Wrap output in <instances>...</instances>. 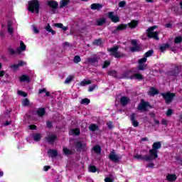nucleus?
I'll use <instances>...</instances> for the list:
<instances>
[{
  "label": "nucleus",
  "mask_w": 182,
  "mask_h": 182,
  "mask_svg": "<svg viewBox=\"0 0 182 182\" xmlns=\"http://www.w3.org/2000/svg\"><path fill=\"white\" fill-rule=\"evenodd\" d=\"M23 105L24 106H29V100H28L27 98L24 99L23 101Z\"/></svg>",
  "instance_id": "obj_57"
},
{
  "label": "nucleus",
  "mask_w": 182,
  "mask_h": 182,
  "mask_svg": "<svg viewBox=\"0 0 182 182\" xmlns=\"http://www.w3.org/2000/svg\"><path fill=\"white\" fill-rule=\"evenodd\" d=\"M47 5L48 6H49V8H50L51 12H53V14H55L56 9L59 7V3H58V1L55 0H50L47 1Z\"/></svg>",
  "instance_id": "obj_8"
},
{
  "label": "nucleus",
  "mask_w": 182,
  "mask_h": 182,
  "mask_svg": "<svg viewBox=\"0 0 182 182\" xmlns=\"http://www.w3.org/2000/svg\"><path fill=\"white\" fill-rule=\"evenodd\" d=\"M166 114L168 117H170V116H171V114H173V110L170 108H168L166 112Z\"/></svg>",
  "instance_id": "obj_51"
},
{
  "label": "nucleus",
  "mask_w": 182,
  "mask_h": 182,
  "mask_svg": "<svg viewBox=\"0 0 182 182\" xmlns=\"http://www.w3.org/2000/svg\"><path fill=\"white\" fill-rule=\"evenodd\" d=\"M48 154H50V157H56L58 156V151L55 149H49Z\"/></svg>",
  "instance_id": "obj_31"
},
{
  "label": "nucleus",
  "mask_w": 182,
  "mask_h": 182,
  "mask_svg": "<svg viewBox=\"0 0 182 182\" xmlns=\"http://www.w3.org/2000/svg\"><path fill=\"white\" fill-rule=\"evenodd\" d=\"M146 70V65L144 64H140L138 65V70Z\"/></svg>",
  "instance_id": "obj_48"
},
{
  "label": "nucleus",
  "mask_w": 182,
  "mask_h": 182,
  "mask_svg": "<svg viewBox=\"0 0 182 182\" xmlns=\"http://www.w3.org/2000/svg\"><path fill=\"white\" fill-rule=\"evenodd\" d=\"M118 5H119V8H123V7L126 6V2L124 1H121Z\"/></svg>",
  "instance_id": "obj_55"
},
{
  "label": "nucleus",
  "mask_w": 182,
  "mask_h": 182,
  "mask_svg": "<svg viewBox=\"0 0 182 182\" xmlns=\"http://www.w3.org/2000/svg\"><path fill=\"white\" fill-rule=\"evenodd\" d=\"M24 50H26V46L25 45V43H23V41H21L20 47L16 48V52L18 54H19L22 52H24Z\"/></svg>",
  "instance_id": "obj_18"
},
{
  "label": "nucleus",
  "mask_w": 182,
  "mask_h": 182,
  "mask_svg": "<svg viewBox=\"0 0 182 182\" xmlns=\"http://www.w3.org/2000/svg\"><path fill=\"white\" fill-rule=\"evenodd\" d=\"M147 109H153V105H150V102H146L144 100L141 99L137 106V110L139 112H147Z\"/></svg>",
  "instance_id": "obj_5"
},
{
  "label": "nucleus",
  "mask_w": 182,
  "mask_h": 182,
  "mask_svg": "<svg viewBox=\"0 0 182 182\" xmlns=\"http://www.w3.org/2000/svg\"><path fill=\"white\" fill-rule=\"evenodd\" d=\"M174 42H175V43H176V45H178V44L181 43L182 37L181 36L176 37Z\"/></svg>",
  "instance_id": "obj_41"
},
{
  "label": "nucleus",
  "mask_w": 182,
  "mask_h": 182,
  "mask_svg": "<svg viewBox=\"0 0 182 182\" xmlns=\"http://www.w3.org/2000/svg\"><path fill=\"white\" fill-rule=\"evenodd\" d=\"M8 51H9V53L10 55H16V53H18L16 52V51H15V50H14V48H8Z\"/></svg>",
  "instance_id": "obj_42"
},
{
  "label": "nucleus",
  "mask_w": 182,
  "mask_h": 182,
  "mask_svg": "<svg viewBox=\"0 0 182 182\" xmlns=\"http://www.w3.org/2000/svg\"><path fill=\"white\" fill-rule=\"evenodd\" d=\"M103 8V5L99 3H93L90 5V9L92 11H100Z\"/></svg>",
  "instance_id": "obj_16"
},
{
  "label": "nucleus",
  "mask_w": 182,
  "mask_h": 182,
  "mask_svg": "<svg viewBox=\"0 0 182 182\" xmlns=\"http://www.w3.org/2000/svg\"><path fill=\"white\" fill-rule=\"evenodd\" d=\"M90 103V100L87 98H84L81 101V105H89Z\"/></svg>",
  "instance_id": "obj_43"
},
{
  "label": "nucleus",
  "mask_w": 182,
  "mask_h": 182,
  "mask_svg": "<svg viewBox=\"0 0 182 182\" xmlns=\"http://www.w3.org/2000/svg\"><path fill=\"white\" fill-rule=\"evenodd\" d=\"M34 141H39L42 139V134L37 133L33 136Z\"/></svg>",
  "instance_id": "obj_33"
},
{
  "label": "nucleus",
  "mask_w": 182,
  "mask_h": 182,
  "mask_svg": "<svg viewBox=\"0 0 182 182\" xmlns=\"http://www.w3.org/2000/svg\"><path fill=\"white\" fill-rule=\"evenodd\" d=\"M7 31L9 35H14V28H12V23L11 21L7 22Z\"/></svg>",
  "instance_id": "obj_25"
},
{
  "label": "nucleus",
  "mask_w": 182,
  "mask_h": 182,
  "mask_svg": "<svg viewBox=\"0 0 182 182\" xmlns=\"http://www.w3.org/2000/svg\"><path fill=\"white\" fill-rule=\"evenodd\" d=\"M19 81L23 82H31V78H29V76L26 75H22L21 76H20L19 77Z\"/></svg>",
  "instance_id": "obj_23"
},
{
  "label": "nucleus",
  "mask_w": 182,
  "mask_h": 182,
  "mask_svg": "<svg viewBox=\"0 0 182 182\" xmlns=\"http://www.w3.org/2000/svg\"><path fill=\"white\" fill-rule=\"evenodd\" d=\"M128 28L130 29H134L135 28H137V26L139 25V21L137 20H132L130 23H128L127 24Z\"/></svg>",
  "instance_id": "obj_17"
},
{
  "label": "nucleus",
  "mask_w": 182,
  "mask_h": 182,
  "mask_svg": "<svg viewBox=\"0 0 182 182\" xmlns=\"http://www.w3.org/2000/svg\"><path fill=\"white\" fill-rule=\"evenodd\" d=\"M17 65H18V68H21V66H25V65H26V63L20 60L18 61V63Z\"/></svg>",
  "instance_id": "obj_60"
},
{
  "label": "nucleus",
  "mask_w": 182,
  "mask_h": 182,
  "mask_svg": "<svg viewBox=\"0 0 182 182\" xmlns=\"http://www.w3.org/2000/svg\"><path fill=\"white\" fill-rule=\"evenodd\" d=\"M129 50L132 53H135V52H140L141 50V47L140 46H135L129 48Z\"/></svg>",
  "instance_id": "obj_21"
},
{
  "label": "nucleus",
  "mask_w": 182,
  "mask_h": 182,
  "mask_svg": "<svg viewBox=\"0 0 182 182\" xmlns=\"http://www.w3.org/2000/svg\"><path fill=\"white\" fill-rule=\"evenodd\" d=\"M92 150L97 154H101V153H102V146H100V145H95V146H93Z\"/></svg>",
  "instance_id": "obj_26"
},
{
  "label": "nucleus",
  "mask_w": 182,
  "mask_h": 182,
  "mask_svg": "<svg viewBox=\"0 0 182 182\" xmlns=\"http://www.w3.org/2000/svg\"><path fill=\"white\" fill-rule=\"evenodd\" d=\"M105 182H114V180L110 177H107L105 178Z\"/></svg>",
  "instance_id": "obj_62"
},
{
  "label": "nucleus",
  "mask_w": 182,
  "mask_h": 182,
  "mask_svg": "<svg viewBox=\"0 0 182 182\" xmlns=\"http://www.w3.org/2000/svg\"><path fill=\"white\" fill-rule=\"evenodd\" d=\"M91 83H92V81L90 80L82 81L81 86H86V85H90Z\"/></svg>",
  "instance_id": "obj_45"
},
{
  "label": "nucleus",
  "mask_w": 182,
  "mask_h": 182,
  "mask_svg": "<svg viewBox=\"0 0 182 182\" xmlns=\"http://www.w3.org/2000/svg\"><path fill=\"white\" fill-rule=\"evenodd\" d=\"M89 129L91 132H96V130H97V125L92 124L89 127Z\"/></svg>",
  "instance_id": "obj_39"
},
{
  "label": "nucleus",
  "mask_w": 182,
  "mask_h": 182,
  "mask_svg": "<svg viewBox=\"0 0 182 182\" xmlns=\"http://www.w3.org/2000/svg\"><path fill=\"white\" fill-rule=\"evenodd\" d=\"M153 53H154V50H149L146 53H145L144 56L147 58H150V56H153Z\"/></svg>",
  "instance_id": "obj_37"
},
{
  "label": "nucleus",
  "mask_w": 182,
  "mask_h": 182,
  "mask_svg": "<svg viewBox=\"0 0 182 182\" xmlns=\"http://www.w3.org/2000/svg\"><path fill=\"white\" fill-rule=\"evenodd\" d=\"M146 62H147V58L146 57H144L139 60L138 63L144 65V63H146Z\"/></svg>",
  "instance_id": "obj_47"
},
{
  "label": "nucleus",
  "mask_w": 182,
  "mask_h": 182,
  "mask_svg": "<svg viewBox=\"0 0 182 182\" xmlns=\"http://www.w3.org/2000/svg\"><path fill=\"white\" fill-rule=\"evenodd\" d=\"M41 8V4L39 3V0H30L28 1V11L33 14H39V9Z\"/></svg>",
  "instance_id": "obj_3"
},
{
  "label": "nucleus",
  "mask_w": 182,
  "mask_h": 182,
  "mask_svg": "<svg viewBox=\"0 0 182 182\" xmlns=\"http://www.w3.org/2000/svg\"><path fill=\"white\" fill-rule=\"evenodd\" d=\"M122 77L124 79H130L131 80H133V79H135V80H143V79H144L141 73L133 74V71H132L131 70L125 71L122 74Z\"/></svg>",
  "instance_id": "obj_2"
},
{
  "label": "nucleus",
  "mask_w": 182,
  "mask_h": 182,
  "mask_svg": "<svg viewBox=\"0 0 182 182\" xmlns=\"http://www.w3.org/2000/svg\"><path fill=\"white\" fill-rule=\"evenodd\" d=\"M18 95L23 96V97H26L28 96V94L23 91H18Z\"/></svg>",
  "instance_id": "obj_50"
},
{
  "label": "nucleus",
  "mask_w": 182,
  "mask_h": 182,
  "mask_svg": "<svg viewBox=\"0 0 182 182\" xmlns=\"http://www.w3.org/2000/svg\"><path fill=\"white\" fill-rule=\"evenodd\" d=\"M56 139H57L56 135H50L46 138V139L48 143H53L55 140H56Z\"/></svg>",
  "instance_id": "obj_28"
},
{
  "label": "nucleus",
  "mask_w": 182,
  "mask_h": 182,
  "mask_svg": "<svg viewBox=\"0 0 182 182\" xmlns=\"http://www.w3.org/2000/svg\"><path fill=\"white\" fill-rule=\"evenodd\" d=\"M131 43L133 46H140V45H139V43H137V40L136 39L132 40Z\"/></svg>",
  "instance_id": "obj_52"
},
{
  "label": "nucleus",
  "mask_w": 182,
  "mask_h": 182,
  "mask_svg": "<svg viewBox=\"0 0 182 182\" xmlns=\"http://www.w3.org/2000/svg\"><path fill=\"white\" fill-rule=\"evenodd\" d=\"M30 130H36V129H38V127H36V125L35 124H31L28 126Z\"/></svg>",
  "instance_id": "obj_58"
},
{
  "label": "nucleus",
  "mask_w": 182,
  "mask_h": 182,
  "mask_svg": "<svg viewBox=\"0 0 182 182\" xmlns=\"http://www.w3.org/2000/svg\"><path fill=\"white\" fill-rule=\"evenodd\" d=\"M109 159L111 161H113V163H119L122 156H119V155L116 154L114 149H113L109 155Z\"/></svg>",
  "instance_id": "obj_9"
},
{
  "label": "nucleus",
  "mask_w": 182,
  "mask_h": 182,
  "mask_svg": "<svg viewBox=\"0 0 182 182\" xmlns=\"http://www.w3.org/2000/svg\"><path fill=\"white\" fill-rule=\"evenodd\" d=\"M166 180L169 182L176 181L177 180V176L174 173L173 174H168L166 176Z\"/></svg>",
  "instance_id": "obj_20"
},
{
  "label": "nucleus",
  "mask_w": 182,
  "mask_h": 182,
  "mask_svg": "<svg viewBox=\"0 0 182 182\" xmlns=\"http://www.w3.org/2000/svg\"><path fill=\"white\" fill-rule=\"evenodd\" d=\"M149 95V96H156V95H159V90L155 89L154 87H151Z\"/></svg>",
  "instance_id": "obj_24"
},
{
  "label": "nucleus",
  "mask_w": 182,
  "mask_h": 182,
  "mask_svg": "<svg viewBox=\"0 0 182 182\" xmlns=\"http://www.w3.org/2000/svg\"><path fill=\"white\" fill-rule=\"evenodd\" d=\"M126 29H127V24L121 23L118 25L114 30H112L111 33H112V35H116L117 34V32H120V31H124Z\"/></svg>",
  "instance_id": "obj_11"
},
{
  "label": "nucleus",
  "mask_w": 182,
  "mask_h": 182,
  "mask_svg": "<svg viewBox=\"0 0 182 182\" xmlns=\"http://www.w3.org/2000/svg\"><path fill=\"white\" fill-rule=\"evenodd\" d=\"M130 120L134 127H139V122L136 120V113L134 112L130 115Z\"/></svg>",
  "instance_id": "obj_15"
},
{
  "label": "nucleus",
  "mask_w": 182,
  "mask_h": 182,
  "mask_svg": "<svg viewBox=\"0 0 182 182\" xmlns=\"http://www.w3.org/2000/svg\"><path fill=\"white\" fill-rule=\"evenodd\" d=\"M106 23V18H100L97 20V26H102Z\"/></svg>",
  "instance_id": "obj_27"
},
{
  "label": "nucleus",
  "mask_w": 182,
  "mask_h": 182,
  "mask_svg": "<svg viewBox=\"0 0 182 182\" xmlns=\"http://www.w3.org/2000/svg\"><path fill=\"white\" fill-rule=\"evenodd\" d=\"M46 88H43L38 90V95H42V93H46Z\"/></svg>",
  "instance_id": "obj_61"
},
{
  "label": "nucleus",
  "mask_w": 182,
  "mask_h": 182,
  "mask_svg": "<svg viewBox=\"0 0 182 182\" xmlns=\"http://www.w3.org/2000/svg\"><path fill=\"white\" fill-rule=\"evenodd\" d=\"M10 68L14 69V70H18V69H19V65H18V64L11 65Z\"/></svg>",
  "instance_id": "obj_53"
},
{
  "label": "nucleus",
  "mask_w": 182,
  "mask_h": 182,
  "mask_svg": "<svg viewBox=\"0 0 182 182\" xmlns=\"http://www.w3.org/2000/svg\"><path fill=\"white\" fill-rule=\"evenodd\" d=\"M49 170H50V166H45L43 167V171H49Z\"/></svg>",
  "instance_id": "obj_63"
},
{
  "label": "nucleus",
  "mask_w": 182,
  "mask_h": 182,
  "mask_svg": "<svg viewBox=\"0 0 182 182\" xmlns=\"http://www.w3.org/2000/svg\"><path fill=\"white\" fill-rule=\"evenodd\" d=\"M110 66V61L106 60L104 62V65H102L103 69H106V68H109Z\"/></svg>",
  "instance_id": "obj_46"
},
{
  "label": "nucleus",
  "mask_w": 182,
  "mask_h": 182,
  "mask_svg": "<svg viewBox=\"0 0 182 182\" xmlns=\"http://www.w3.org/2000/svg\"><path fill=\"white\" fill-rule=\"evenodd\" d=\"M54 26H55V28H60V29H62V28L63 27V24L60 23H56L54 24Z\"/></svg>",
  "instance_id": "obj_59"
},
{
  "label": "nucleus",
  "mask_w": 182,
  "mask_h": 182,
  "mask_svg": "<svg viewBox=\"0 0 182 182\" xmlns=\"http://www.w3.org/2000/svg\"><path fill=\"white\" fill-rule=\"evenodd\" d=\"M179 74L180 67H178V65H176L175 68L171 70L168 71V75H169V76H174L176 77L178 76Z\"/></svg>",
  "instance_id": "obj_13"
},
{
  "label": "nucleus",
  "mask_w": 182,
  "mask_h": 182,
  "mask_svg": "<svg viewBox=\"0 0 182 182\" xmlns=\"http://www.w3.org/2000/svg\"><path fill=\"white\" fill-rule=\"evenodd\" d=\"M74 78H75V77L73 75H69L65 79L64 83H65V85H68V84L70 83V82H72V80H73Z\"/></svg>",
  "instance_id": "obj_36"
},
{
  "label": "nucleus",
  "mask_w": 182,
  "mask_h": 182,
  "mask_svg": "<svg viewBox=\"0 0 182 182\" xmlns=\"http://www.w3.org/2000/svg\"><path fill=\"white\" fill-rule=\"evenodd\" d=\"M82 61V58H80V55H75L73 59L74 63H79Z\"/></svg>",
  "instance_id": "obj_40"
},
{
  "label": "nucleus",
  "mask_w": 182,
  "mask_h": 182,
  "mask_svg": "<svg viewBox=\"0 0 182 182\" xmlns=\"http://www.w3.org/2000/svg\"><path fill=\"white\" fill-rule=\"evenodd\" d=\"M107 16L114 23H117V22H120V17H119V16H114V12L113 11L108 12Z\"/></svg>",
  "instance_id": "obj_12"
},
{
  "label": "nucleus",
  "mask_w": 182,
  "mask_h": 182,
  "mask_svg": "<svg viewBox=\"0 0 182 182\" xmlns=\"http://www.w3.org/2000/svg\"><path fill=\"white\" fill-rule=\"evenodd\" d=\"M89 171L90 173H96V171H97V168H96V166H89Z\"/></svg>",
  "instance_id": "obj_38"
},
{
  "label": "nucleus",
  "mask_w": 182,
  "mask_h": 182,
  "mask_svg": "<svg viewBox=\"0 0 182 182\" xmlns=\"http://www.w3.org/2000/svg\"><path fill=\"white\" fill-rule=\"evenodd\" d=\"M176 161H178V164H180V166H182L181 159H180L179 157H176Z\"/></svg>",
  "instance_id": "obj_64"
},
{
  "label": "nucleus",
  "mask_w": 182,
  "mask_h": 182,
  "mask_svg": "<svg viewBox=\"0 0 182 182\" xmlns=\"http://www.w3.org/2000/svg\"><path fill=\"white\" fill-rule=\"evenodd\" d=\"M161 96L165 100V103L166 105H170V103L173 102L174 97H176V93L168 92L166 93H161Z\"/></svg>",
  "instance_id": "obj_7"
},
{
  "label": "nucleus",
  "mask_w": 182,
  "mask_h": 182,
  "mask_svg": "<svg viewBox=\"0 0 182 182\" xmlns=\"http://www.w3.org/2000/svg\"><path fill=\"white\" fill-rule=\"evenodd\" d=\"M87 62L90 63V65H92V66H95L96 68L99 63V57L94 56L92 58H89L87 59Z\"/></svg>",
  "instance_id": "obj_14"
},
{
  "label": "nucleus",
  "mask_w": 182,
  "mask_h": 182,
  "mask_svg": "<svg viewBox=\"0 0 182 182\" xmlns=\"http://www.w3.org/2000/svg\"><path fill=\"white\" fill-rule=\"evenodd\" d=\"M73 133L75 136H79L80 134V130L78 128L74 129H73Z\"/></svg>",
  "instance_id": "obj_49"
},
{
  "label": "nucleus",
  "mask_w": 182,
  "mask_h": 182,
  "mask_svg": "<svg viewBox=\"0 0 182 182\" xmlns=\"http://www.w3.org/2000/svg\"><path fill=\"white\" fill-rule=\"evenodd\" d=\"M70 2V0H61L60 1V8H65V6H67V5H69V3Z\"/></svg>",
  "instance_id": "obj_30"
},
{
  "label": "nucleus",
  "mask_w": 182,
  "mask_h": 182,
  "mask_svg": "<svg viewBox=\"0 0 182 182\" xmlns=\"http://www.w3.org/2000/svg\"><path fill=\"white\" fill-rule=\"evenodd\" d=\"M154 29H156V26H153L149 28L146 30V36L149 39H156V41H159V39H160L159 38V33L157 31L154 32Z\"/></svg>",
  "instance_id": "obj_6"
},
{
  "label": "nucleus",
  "mask_w": 182,
  "mask_h": 182,
  "mask_svg": "<svg viewBox=\"0 0 182 182\" xmlns=\"http://www.w3.org/2000/svg\"><path fill=\"white\" fill-rule=\"evenodd\" d=\"M168 48H170V44H168V43L162 44L159 47V50L161 52H164V50H166V49H168Z\"/></svg>",
  "instance_id": "obj_32"
},
{
  "label": "nucleus",
  "mask_w": 182,
  "mask_h": 182,
  "mask_svg": "<svg viewBox=\"0 0 182 182\" xmlns=\"http://www.w3.org/2000/svg\"><path fill=\"white\" fill-rule=\"evenodd\" d=\"M45 29L46 31H47V32L51 33V35H56V31L52 29V27H50V24L48 23L47 26L45 27Z\"/></svg>",
  "instance_id": "obj_29"
},
{
  "label": "nucleus",
  "mask_w": 182,
  "mask_h": 182,
  "mask_svg": "<svg viewBox=\"0 0 182 182\" xmlns=\"http://www.w3.org/2000/svg\"><path fill=\"white\" fill-rule=\"evenodd\" d=\"M160 149H161V142H154L152 144V149L149 151V155L136 154L134 156V159H136V160H144V161L156 160V159H159V150H160Z\"/></svg>",
  "instance_id": "obj_1"
},
{
  "label": "nucleus",
  "mask_w": 182,
  "mask_h": 182,
  "mask_svg": "<svg viewBox=\"0 0 182 182\" xmlns=\"http://www.w3.org/2000/svg\"><path fill=\"white\" fill-rule=\"evenodd\" d=\"M107 50L109 52L110 56H113L116 59L126 57V54L120 53V52H119V46H114L111 48H108Z\"/></svg>",
  "instance_id": "obj_4"
},
{
  "label": "nucleus",
  "mask_w": 182,
  "mask_h": 182,
  "mask_svg": "<svg viewBox=\"0 0 182 182\" xmlns=\"http://www.w3.org/2000/svg\"><path fill=\"white\" fill-rule=\"evenodd\" d=\"M107 73L109 76H112V77H115V79L117 78V71L112 70L108 71Z\"/></svg>",
  "instance_id": "obj_34"
},
{
  "label": "nucleus",
  "mask_w": 182,
  "mask_h": 182,
  "mask_svg": "<svg viewBox=\"0 0 182 182\" xmlns=\"http://www.w3.org/2000/svg\"><path fill=\"white\" fill-rule=\"evenodd\" d=\"M93 45H97V46H100V45H102V40H101V38L95 40L93 42Z\"/></svg>",
  "instance_id": "obj_44"
},
{
  "label": "nucleus",
  "mask_w": 182,
  "mask_h": 182,
  "mask_svg": "<svg viewBox=\"0 0 182 182\" xmlns=\"http://www.w3.org/2000/svg\"><path fill=\"white\" fill-rule=\"evenodd\" d=\"M46 114V110L45 109L44 107H40L36 111V114H38L39 117H43V116H45Z\"/></svg>",
  "instance_id": "obj_19"
},
{
  "label": "nucleus",
  "mask_w": 182,
  "mask_h": 182,
  "mask_svg": "<svg viewBox=\"0 0 182 182\" xmlns=\"http://www.w3.org/2000/svg\"><path fill=\"white\" fill-rule=\"evenodd\" d=\"M96 87H97V85H93L92 86H90L88 91L89 92H93Z\"/></svg>",
  "instance_id": "obj_56"
},
{
  "label": "nucleus",
  "mask_w": 182,
  "mask_h": 182,
  "mask_svg": "<svg viewBox=\"0 0 182 182\" xmlns=\"http://www.w3.org/2000/svg\"><path fill=\"white\" fill-rule=\"evenodd\" d=\"M129 97L123 96L120 99V103L122 106H126L129 103Z\"/></svg>",
  "instance_id": "obj_22"
},
{
  "label": "nucleus",
  "mask_w": 182,
  "mask_h": 182,
  "mask_svg": "<svg viewBox=\"0 0 182 182\" xmlns=\"http://www.w3.org/2000/svg\"><path fill=\"white\" fill-rule=\"evenodd\" d=\"M63 151L65 156H70L73 154L72 151H70V149H68L67 147H64L63 149Z\"/></svg>",
  "instance_id": "obj_35"
},
{
  "label": "nucleus",
  "mask_w": 182,
  "mask_h": 182,
  "mask_svg": "<svg viewBox=\"0 0 182 182\" xmlns=\"http://www.w3.org/2000/svg\"><path fill=\"white\" fill-rule=\"evenodd\" d=\"M46 124H47L48 129H52V127H53V124H52V122L50 121H47Z\"/></svg>",
  "instance_id": "obj_54"
},
{
  "label": "nucleus",
  "mask_w": 182,
  "mask_h": 182,
  "mask_svg": "<svg viewBox=\"0 0 182 182\" xmlns=\"http://www.w3.org/2000/svg\"><path fill=\"white\" fill-rule=\"evenodd\" d=\"M75 148L77 151H87V145L78 141L75 143Z\"/></svg>",
  "instance_id": "obj_10"
}]
</instances>
